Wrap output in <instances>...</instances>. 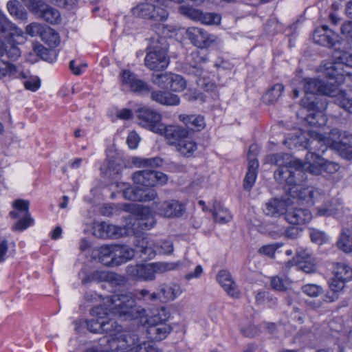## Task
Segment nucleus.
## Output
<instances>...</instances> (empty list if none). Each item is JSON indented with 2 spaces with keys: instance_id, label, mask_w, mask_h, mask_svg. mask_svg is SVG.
<instances>
[{
  "instance_id": "nucleus-1",
  "label": "nucleus",
  "mask_w": 352,
  "mask_h": 352,
  "mask_svg": "<svg viewBox=\"0 0 352 352\" xmlns=\"http://www.w3.org/2000/svg\"><path fill=\"white\" fill-rule=\"evenodd\" d=\"M327 83L318 79H306L304 89L306 94H322L336 98V103L350 113H352V99L345 91L335 87V80H331ZM336 85H338L336 83Z\"/></svg>"
},
{
  "instance_id": "nucleus-2",
  "label": "nucleus",
  "mask_w": 352,
  "mask_h": 352,
  "mask_svg": "<svg viewBox=\"0 0 352 352\" xmlns=\"http://www.w3.org/2000/svg\"><path fill=\"white\" fill-rule=\"evenodd\" d=\"M189 262L182 263H153L147 264H137L129 265L126 272L131 277L140 280L149 281L155 278V274L163 273L177 268H184L188 266Z\"/></svg>"
},
{
  "instance_id": "nucleus-3",
  "label": "nucleus",
  "mask_w": 352,
  "mask_h": 352,
  "mask_svg": "<svg viewBox=\"0 0 352 352\" xmlns=\"http://www.w3.org/2000/svg\"><path fill=\"white\" fill-rule=\"evenodd\" d=\"M334 62L327 63L321 65V71L331 80L340 85L344 82L345 76L349 75V72L344 69L346 67H352V54L336 50L332 54Z\"/></svg>"
},
{
  "instance_id": "nucleus-4",
  "label": "nucleus",
  "mask_w": 352,
  "mask_h": 352,
  "mask_svg": "<svg viewBox=\"0 0 352 352\" xmlns=\"http://www.w3.org/2000/svg\"><path fill=\"white\" fill-rule=\"evenodd\" d=\"M106 303L110 311L125 319H134L140 314L135 307V299L128 293L114 294L107 298Z\"/></svg>"
},
{
  "instance_id": "nucleus-5",
  "label": "nucleus",
  "mask_w": 352,
  "mask_h": 352,
  "mask_svg": "<svg viewBox=\"0 0 352 352\" xmlns=\"http://www.w3.org/2000/svg\"><path fill=\"white\" fill-rule=\"evenodd\" d=\"M118 350H126L129 352H162L154 344L140 341L135 333H127L118 338Z\"/></svg>"
},
{
  "instance_id": "nucleus-6",
  "label": "nucleus",
  "mask_w": 352,
  "mask_h": 352,
  "mask_svg": "<svg viewBox=\"0 0 352 352\" xmlns=\"http://www.w3.org/2000/svg\"><path fill=\"white\" fill-rule=\"evenodd\" d=\"M304 170L306 171L305 162L302 163L300 161V166L292 165L278 168L274 172V178L280 184H286L292 186L289 188L290 191L304 179L302 178Z\"/></svg>"
},
{
  "instance_id": "nucleus-7",
  "label": "nucleus",
  "mask_w": 352,
  "mask_h": 352,
  "mask_svg": "<svg viewBox=\"0 0 352 352\" xmlns=\"http://www.w3.org/2000/svg\"><path fill=\"white\" fill-rule=\"evenodd\" d=\"M305 162L306 171L316 175L322 173L333 174L340 168L338 164L325 160L319 154H314V153L307 154Z\"/></svg>"
},
{
  "instance_id": "nucleus-8",
  "label": "nucleus",
  "mask_w": 352,
  "mask_h": 352,
  "mask_svg": "<svg viewBox=\"0 0 352 352\" xmlns=\"http://www.w3.org/2000/svg\"><path fill=\"white\" fill-rule=\"evenodd\" d=\"M138 123L142 127L155 133H161L163 123L162 115L148 107L139 108L137 111Z\"/></svg>"
},
{
  "instance_id": "nucleus-9",
  "label": "nucleus",
  "mask_w": 352,
  "mask_h": 352,
  "mask_svg": "<svg viewBox=\"0 0 352 352\" xmlns=\"http://www.w3.org/2000/svg\"><path fill=\"white\" fill-rule=\"evenodd\" d=\"M152 206L157 214L166 218H179L186 212L185 204L177 199L155 201Z\"/></svg>"
},
{
  "instance_id": "nucleus-10",
  "label": "nucleus",
  "mask_w": 352,
  "mask_h": 352,
  "mask_svg": "<svg viewBox=\"0 0 352 352\" xmlns=\"http://www.w3.org/2000/svg\"><path fill=\"white\" fill-rule=\"evenodd\" d=\"M145 58L144 65L150 70L159 72L164 70L170 63V58L168 56L167 50L165 47L150 46Z\"/></svg>"
},
{
  "instance_id": "nucleus-11",
  "label": "nucleus",
  "mask_w": 352,
  "mask_h": 352,
  "mask_svg": "<svg viewBox=\"0 0 352 352\" xmlns=\"http://www.w3.org/2000/svg\"><path fill=\"white\" fill-rule=\"evenodd\" d=\"M132 179L136 184L145 187H153L166 184L168 177L162 172L143 170L135 172L132 175Z\"/></svg>"
},
{
  "instance_id": "nucleus-12",
  "label": "nucleus",
  "mask_w": 352,
  "mask_h": 352,
  "mask_svg": "<svg viewBox=\"0 0 352 352\" xmlns=\"http://www.w3.org/2000/svg\"><path fill=\"white\" fill-rule=\"evenodd\" d=\"M155 319H147L146 321V333L151 341L160 342L164 340L172 331V327L167 322H155Z\"/></svg>"
},
{
  "instance_id": "nucleus-13",
  "label": "nucleus",
  "mask_w": 352,
  "mask_h": 352,
  "mask_svg": "<svg viewBox=\"0 0 352 352\" xmlns=\"http://www.w3.org/2000/svg\"><path fill=\"white\" fill-rule=\"evenodd\" d=\"M158 135L164 136L168 144L176 145L189 135V131L179 125H164L162 127L161 133Z\"/></svg>"
},
{
  "instance_id": "nucleus-14",
  "label": "nucleus",
  "mask_w": 352,
  "mask_h": 352,
  "mask_svg": "<svg viewBox=\"0 0 352 352\" xmlns=\"http://www.w3.org/2000/svg\"><path fill=\"white\" fill-rule=\"evenodd\" d=\"M197 85L199 89H188L185 94V97L189 101L201 100L205 101L206 96L204 95L201 90L205 92H212L215 90V85L208 78L206 77L199 78L197 80Z\"/></svg>"
},
{
  "instance_id": "nucleus-15",
  "label": "nucleus",
  "mask_w": 352,
  "mask_h": 352,
  "mask_svg": "<svg viewBox=\"0 0 352 352\" xmlns=\"http://www.w3.org/2000/svg\"><path fill=\"white\" fill-rule=\"evenodd\" d=\"M122 195L126 199L133 201H149L155 199L157 197L155 190H144L137 186L125 188Z\"/></svg>"
},
{
  "instance_id": "nucleus-16",
  "label": "nucleus",
  "mask_w": 352,
  "mask_h": 352,
  "mask_svg": "<svg viewBox=\"0 0 352 352\" xmlns=\"http://www.w3.org/2000/svg\"><path fill=\"white\" fill-rule=\"evenodd\" d=\"M186 34L191 43L199 48H206L214 41V36L201 28L190 27L187 29Z\"/></svg>"
},
{
  "instance_id": "nucleus-17",
  "label": "nucleus",
  "mask_w": 352,
  "mask_h": 352,
  "mask_svg": "<svg viewBox=\"0 0 352 352\" xmlns=\"http://www.w3.org/2000/svg\"><path fill=\"white\" fill-rule=\"evenodd\" d=\"M208 58L201 52H192L187 58L186 67L188 73L195 76H201L204 71V65L206 63Z\"/></svg>"
},
{
  "instance_id": "nucleus-18",
  "label": "nucleus",
  "mask_w": 352,
  "mask_h": 352,
  "mask_svg": "<svg viewBox=\"0 0 352 352\" xmlns=\"http://www.w3.org/2000/svg\"><path fill=\"white\" fill-rule=\"evenodd\" d=\"M338 34L326 25L316 29L313 34L315 43L326 47L334 45L338 41Z\"/></svg>"
},
{
  "instance_id": "nucleus-19",
  "label": "nucleus",
  "mask_w": 352,
  "mask_h": 352,
  "mask_svg": "<svg viewBox=\"0 0 352 352\" xmlns=\"http://www.w3.org/2000/svg\"><path fill=\"white\" fill-rule=\"evenodd\" d=\"M289 207V200L273 199L266 203L263 211L267 216L280 218L287 215Z\"/></svg>"
},
{
  "instance_id": "nucleus-20",
  "label": "nucleus",
  "mask_w": 352,
  "mask_h": 352,
  "mask_svg": "<svg viewBox=\"0 0 352 352\" xmlns=\"http://www.w3.org/2000/svg\"><path fill=\"white\" fill-rule=\"evenodd\" d=\"M182 293V289L179 285L177 284H161L157 287L156 292L157 300L161 302H168L174 300Z\"/></svg>"
},
{
  "instance_id": "nucleus-21",
  "label": "nucleus",
  "mask_w": 352,
  "mask_h": 352,
  "mask_svg": "<svg viewBox=\"0 0 352 352\" xmlns=\"http://www.w3.org/2000/svg\"><path fill=\"white\" fill-rule=\"evenodd\" d=\"M149 93L151 99L162 105L176 106L180 102V98L177 95L168 91L153 90L151 88Z\"/></svg>"
},
{
  "instance_id": "nucleus-22",
  "label": "nucleus",
  "mask_w": 352,
  "mask_h": 352,
  "mask_svg": "<svg viewBox=\"0 0 352 352\" xmlns=\"http://www.w3.org/2000/svg\"><path fill=\"white\" fill-rule=\"evenodd\" d=\"M287 223L293 225H302L309 222L312 218L311 212L304 208H293L290 206L285 216Z\"/></svg>"
},
{
  "instance_id": "nucleus-23",
  "label": "nucleus",
  "mask_w": 352,
  "mask_h": 352,
  "mask_svg": "<svg viewBox=\"0 0 352 352\" xmlns=\"http://www.w3.org/2000/svg\"><path fill=\"white\" fill-rule=\"evenodd\" d=\"M217 280L228 296L235 298L239 297L240 292L228 271H220L217 274Z\"/></svg>"
},
{
  "instance_id": "nucleus-24",
  "label": "nucleus",
  "mask_w": 352,
  "mask_h": 352,
  "mask_svg": "<svg viewBox=\"0 0 352 352\" xmlns=\"http://www.w3.org/2000/svg\"><path fill=\"white\" fill-rule=\"evenodd\" d=\"M6 76L14 78H25L27 73L21 66L0 58V80Z\"/></svg>"
},
{
  "instance_id": "nucleus-25",
  "label": "nucleus",
  "mask_w": 352,
  "mask_h": 352,
  "mask_svg": "<svg viewBox=\"0 0 352 352\" xmlns=\"http://www.w3.org/2000/svg\"><path fill=\"white\" fill-rule=\"evenodd\" d=\"M11 37L0 40V58H6L14 61L21 56V50L10 39Z\"/></svg>"
},
{
  "instance_id": "nucleus-26",
  "label": "nucleus",
  "mask_w": 352,
  "mask_h": 352,
  "mask_svg": "<svg viewBox=\"0 0 352 352\" xmlns=\"http://www.w3.org/2000/svg\"><path fill=\"white\" fill-rule=\"evenodd\" d=\"M265 162L281 168L283 166H300V160L294 159L290 155L286 153H276L268 155L265 158Z\"/></svg>"
},
{
  "instance_id": "nucleus-27",
  "label": "nucleus",
  "mask_w": 352,
  "mask_h": 352,
  "mask_svg": "<svg viewBox=\"0 0 352 352\" xmlns=\"http://www.w3.org/2000/svg\"><path fill=\"white\" fill-rule=\"evenodd\" d=\"M23 31L10 21L5 14L0 10V40L8 37L21 36Z\"/></svg>"
},
{
  "instance_id": "nucleus-28",
  "label": "nucleus",
  "mask_w": 352,
  "mask_h": 352,
  "mask_svg": "<svg viewBox=\"0 0 352 352\" xmlns=\"http://www.w3.org/2000/svg\"><path fill=\"white\" fill-rule=\"evenodd\" d=\"M309 143L308 145L309 152L307 154L314 153L316 154V152L324 153L327 147L329 146L330 141L328 139H325L322 135L318 133L311 131Z\"/></svg>"
},
{
  "instance_id": "nucleus-29",
  "label": "nucleus",
  "mask_w": 352,
  "mask_h": 352,
  "mask_svg": "<svg viewBox=\"0 0 352 352\" xmlns=\"http://www.w3.org/2000/svg\"><path fill=\"white\" fill-rule=\"evenodd\" d=\"M179 120L190 130L200 131L205 126L204 117L201 116L181 114L179 116Z\"/></svg>"
},
{
  "instance_id": "nucleus-30",
  "label": "nucleus",
  "mask_w": 352,
  "mask_h": 352,
  "mask_svg": "<svg viewBox=\"0 0 352 352\" xmlns=\"http://www.w3.org/2000/svg\"><path fill=\"white\" fill-rule=\"evenodd\" d=\"M104 312V309L101 306H96L91 309V314L93 316H96L97 318H92L84 322L90 332L102 333V329L98 330V328L95 323H98V324H102V322H103Z\"/></svg>"
},
{
  "instance_id": "nucleus-31",
  "label": "nucleus",
  "mask_w": 352,
  "mask_h": 352,
  "mask_svg": "<svg viewBox=\"0 0 352 352\" xmlns=\"http://www.w3.org/2000/svg\"><path fill=\"white\" fill-rule=\"evenodd\" d=\"M287 221L285 217L279 218L267 226V232L270 236L276 239L284 236L286 223Z\"/></svg>"
},
{
  "instance_id": "nucleus-32",
  "label": "nucleus",
  "mask_w": 352,
  "mask_h": 352,
  "mask_svg": "<svg viewBox=\"0 0 352 352\" xmlns=\"http://www.w3.org/2000/svg\"><path fill=\"white\" fill-rule=\"evenodd\" d=\"M135 256L134 250L125 245L115 244V265H119L122 263L132 259Z\"/></svg>"
},
{
  "instance_id": "nucleus-33",
  "label": "nucleus",
  "mask_w": 352,
  "mask_h": 352,
  "mask_svg": "<svg viewBox=\"0 0 352 352\" xmlns=\"http://www.w3.org/2000/svg\"><path fill=\"white\" fill-rule=\"evenodd\" d=\"M115 244L102 245L98 250L99 261L105 265H115Z\"/></svg>"
},
{
  "instance_id": "nucleus-34",
  "label": "nucleus",
  "mask_w": 352,
  "mask_h": 352,
  "mask_svg": "<svg viewBox=\"0 0 352 352\" xmlns=\"http://www.w3.org/2000/svg\"><path fill=\"white\" fill-rule=\"evenodd\" d=\"M311 131L298 132V134L292 138H287L284 140V144L287 145L290 148L297 147L298 146L307 149L309 145V140H310Z\"/></svg>"
},
{
  "instance_id": "nucleus-35",
  "label": "nucleus",
  "mask_w": 352,
  "mask_h": 352,
  "mask_svg": "<svg viewBox=\"0 0 352 352\" xmlns=\"http://www.w3.org/2000/svg\"><path fill=\"white\" fill-rule=\"evenodd\" d=\"M104 318L103 322L101 324L95 323L97 324L98 330L102 329V333H106L110 336H115L117 333H119L122 330V327L118 324L115 320L110 319L108 317V314L106 311L103 313Z\"/></svg>"
},
{
  "instance_id": "nucleus-36",
  "label": "nucleus",
  "mask_w": 352,
  "mask_h": 352,
  "mask_svg": "<svg viewBox=\"0 0 352 352\" xmlns=\"http://www.w3.org/2000/svg\"><path fill=\"white\" fill-rule=\"evenodd\" d=\"M258 162L256 159L250 160L248 162V168L243 182V188L245 190H250L254 184Z\"/></svg>"
},
{
  "instance_id": "nucleus-37",
  "label": "nucleus",
  "mask_w": 352,
  "mask_h": 352,
  "mask_svg": "<svg viewBox=\"0 0 352 352\" xmlns=\"http://www.w3.org/2000/svg\"><path fill=\"white\" fill-rule=\"evenodd\" d=\"M138 248L148 258H152L157 254V243L147 237L142 238L138 242Z\"/></svg>"
},
{
  "instance_id": "nucleus-38",
  "label": "nucleus",
  "mask_w": 352,
  "mask_h": 352,
  "mask_svg": "<svg viewBox=\"0 0 352 352\" xmlns=\"http://www.w3.org/2000/svg\"><path fill=\"white\" fill-rule=\"evenodd\" d=\"M337 246L346 253L352 252V229L345 228L342 230L337 241Z\"/></svg>"
},
{
  "instance_id": "nucleus-39",
  "label": "nucleus",
  "mask_w": 352,
  "mask_h": 352,
  "mask_svg": "<svg viewBox=\"0 0 352 352\" xmlns=\"http://www.w3.org/2000/svg\"><path fill=\"white\" fill-rule=\"evenodd\" d=\"M175 146L177 151L186 157L192 156L197 148L196 142L191 140H187V138L182 140Z\"/></svg>"
},
{
  "instance_id": "nucleus-40",
  "label": "nucleus",
  "mask_w": 352,
  "mask_h": 352,
  "mask_svg": "<svg viewBox=\"0 0 352 352\" xmlns=\"http://www.w3.org/2000/svg\"><path fill=\"white\" fill-rule=\"evenodd\" d=\"M39 16L52 24L58 23L60 20L59 12L48 6H41Z\"/></svg>"
},
{
  "instance_id": "nucleus-41",
  "label": "nucleus",
  "mask_w": 352,
  "mask_h": 352,
  "mask_svg": "<svg viewBox=\"0 0 352 352\" xmlns=\"http://www.w3.org/2000/svg\"><path fill=\"white\" fill-rule=\"evenodd\" d=\"M41 38L50 47H55L60 43L58 34L48 26H45L44 30H43Z\"/></svg>"
},
{
  "instance_id": "nucleus-42",
  "label": "nucleus",
  "mask_w": 352,
  "mask_h": 352,
  "mask_svg": "<svg viewBox=\"0 0 352 352\" xmlns=\"http://www.w3.org/2000/svg\"><path fill=\"white\" fill-rule=\"evenodd\" d=\"M9 13L19 19H26L28 12L18 0H10L7 3Z\"/></svg>"
},
{
  "instance_id": "nucleus-43",
  "label": "nucleus",
  "mask_w": 352,
  "mask_h": 352,
  "mask_svg": "<svg viewBox=\"0 0 352 352\" xmlns=\"http://www.w3.org/2000/svg\"><path fill=\"white\" fill-rule=\"evenodd\" d=\"M283 90V85L278 83L274 85L264 94L263 101L268 104H274L280 97Z\"/></svg>"
},
{
  "instance_id": "nucleus-44",
  "label": "nucleus",
  "mask_w": 352,
  "mask_h": 352,
  "mask_svg": "<svg viewBox=\"0 0 352 352\" xmlns=\"http://www.w3.org/2000/svg\"><path fill=\"white\" fill-rule=\"evenodd\" d=\"M298 267L306 273H311L316 270V265L311 260L310 256L305 252L299 253L297 256Z\"/></svg>"
},
{
  "instance_id": "nucleus-45",
  "label": "nucleus",
  "mask_w": 352,
  "mask_h": 352,
  "mask_svg": "<svg viewBox=\"0 0 352 352\" xmlns=\"http://www.w3.org/2000/svg\"><path fill=\"white\" fill-rule=\"evenodd\" d=\"M186 80L180 75L171 73L168 90L172 92H181L186 88Z\"/></svg>"
},
{
  "instance_id": "nucleus-46",
  "label": "nucleus",
  "mask_w": 352,
  "mask_h": 352,
  "mask_svg": "<svg viewBox=\"0 0 352 352\" xmlns=\"http://www.w3.org/2000/svg\"><path fill=\"white\" fill-rule=\"evenodd\" d=\"M213 217L216 222L220 223L229 222L232 219V216L228 210L222 207L219 203L214 205Z\"/></svg>"
},
{
  "instance_id": "nucleus-47",
  "label": "nucleus",
  "mask_w": 352,
  "mask_h": 352,
  "mask_svg": "<svg viewBox=\"0 0 352 352\" xmlns=\"http://www.w3.org/2000/svg\"><path fill=\"white\" fill-rule=\"evenodd\" d=\"M133 164L137 167H157L162 164V160L159 157L153 158H142L139 157H133L131 160Z\"/></svg>"
},
{
  "instance_id": "nucleus-48",
  "label": "nucleus",
  "mask_w": 352,
  "mask_h": 352,
  "mask_svg": "<svg viewBox=\"0 0 352 352\" xmlns=\"http://www.w3.org/2000/svg\"><path fill=\"white\" fill-rule=\"evenodd\" d=\"M335 277L342 280H349L352 278V268L345 263H338L334 269Z\"/></svg>"
},
{
  "instance_id": "nucleus-49",
  "label": "nucleus",
  "mask_w": 352,
  "mask_h": 352,
  "mask_svg": "<svg viewBox=\"0 0 352 352\" xmlns=\"http://www.w3.org/2000/svg\"><path fill=\"white\" fill-rule=\"evenodd\" d=\"M172 72H165L161 74L153 73L151 76V82L157 87L168 89L170 84V78Z\"/></svg>"
},
{
  "instance_id": "nucleus-50",
  "label": "nucleus",
  "mask_w": 352,
  "mask_h": 352,
  "mask_svg": "<svg viewBox=\"0 0 352 352\" xmlns=\"http://www.w3.org/2000/svg\"><path fill=\"white\" fill-rule=\"evenodd\" d=\"M30 206V202L27 200L23 199H16L13 202V207L18 210L17 211H11L10 212V216L13 219L19 218L20 214L23 213L27 214L30 213L28 211Z\"/></svg>"
},
{
  "instance_id": "nucleus-51",
  "label": "nucleus",
  "mask_w": 352,
  "mask_h": 352,
  "mask_svg": "<svg viewBox=\"0 0 352 352\" xmlns=\"http://www.w3.org/2000/svg\"><path fill=\"white\" fill-rule=\"evenodd\" d=\"M133 298L135 300H143L148 302L157 300L156 292L150 293L149 291L146 289L135 290L133 294Z\"/></svg>"
},
{
  "instance_id": "nucleus-52",
  "label": "nucleus",
  "mask_w": 352,
  "mask_h": 352,
  "mask_svg": "<svg viewBox=\"0 0 352 352\" xmlns=\"http://www.w3.org/2000/svg\"><path fill=\"white\" fill-rule=\"evenodd\" d=\"M333 148L337 150L342 157L348 160L352 159V146L351 145L333 140Z\"/></svg>"
},
{
  "instance_id": "nucleus-53",
  "label": "nucleus",
  "mask_w": 352,
  "mask_h": 352,
  "mask_svg": "<svg viewBox=\"0 0 352 352\" xmlns=\"http://www.w3.org/2000/svg\"><path fill=\"white\" fill-rule=\"evenodd\" d=\"M107 238L118 239L127 233V230L125 226H117L108 223L107 228Z\"/></svg>"
},
{
  "instance_id": "nucleus-54",
  "label": "nucleus",
  "mask_w": 352,
  "mask_h": 352,
  "mask_svg": "<svg viewBox=\"0 0 352 352\" xmlns=\"http://www.w3.org/2000/svg\"><path fill=\"white\" fill-rule=\"evenodd\" d=\"M109 278V274L105 272L94 271L87 274L82 280V284L85 285L92 282H100L107 280Z\"/></svg>"
},
{
  "instance_id": "nucleus-55",
  "label": "nucleus",
  "mask_w": 352,
  "mask_h": 352,
  "mask_svg": "<svg viewBox=\"0 0 352 352\" xmlns=\"http://www.w3.org/2000/svg\"><path fill=\"white\" fill-rule=\"evenodd\" d=\"M27 73V78H23L24 87L26 89L31 91H36L41 87V80L37 76H29L28 71H24Z\"/></svg>"
},
{
  "instance_id": "nucleus-56",
  "label": "nucleus",
  "mask_w": 352,
  "mask_h": 352,
  "mask_svg": "<svg viewBox=\"0 0 352 352\" xmlns=\"http://www.w3.org/2000/svg\"><path fill=\"white\" fill-rule=\"evenodd\" d=\"M294 189V190H292L289 192L294 197L295 195L293 193L296 194V196L299 198V199L305 201V203L309 205V197L311 193H313L311 191V186L301 188L299 186L298 184Z\"/></svg>"
},
{
  "instance_id": "nucleus-57",
  "label": "nucleus",
  "mask_w": 352,
  "mask_h": 352,
  "mask_svg": "<svg viewBox=\"0 0 352 352\" xmlns=\"http://www.w3.org/2000/svg\"><path fill=\"white\" fill-rule=\"evenodd\" d=\"M179 10L181 14H182L184 16H186L189 19L196 21H200L201 15L202 12L201 10L186 6H179Z\"/></svg>"
},
{
  "instance_id": "nucleus-58",
  "label": "nucleus",
  "mask_w": 352,
  "mask_h": 352,
  "mask_svg": "<svg viewBox=\"0 0 352 352\" xmlns=\"http://www.w3.org/2000/svg\"><path fill=\"white\" fill-rule=\"evenodd\" d=\"M34 223V219L31 217L30 213L23 214L12 229L16 231H22L27 229L29 226H32Z\"/></svg>"
},
{
  "instance_id": "nucleus-59",
  "label": "nucleus",
  "mask_w": 352,
  "mask_h": 352,
  "mask_svg": "<svg viewBox=\"0 0 352 352\" xmlns=\"http://www.w3.org/2000/svg\"><path fill=\"white\" fill-rule=\"evenodd\" d=\"M130 89L133 92L140 94H148L151 91L150 86L138 78H135Z\"/></svg>"
},
{
  "instance_id": "nucleus-60",
  "label": "nucleus",
  "mask_w": 352,
  "mask_h": 352,
  "mask_svg": "<svg viewBox=\"0 0 352 352\" xmlns=\"http://www.w3.org/2000/svg\"><path fill=\"white\" fill-rule=\"evenodd\" d=\"M45 28V26L42 24L34 22L26 26L25 32L31 36H40L41 37Z\"/></svg>"
},
{
  "instance_id": "nucleus-61",
  "label": "nucleus",
  "mask_w": 352,
  "mask_h": 352,
  "mask_svg": "<svg viewBox=\"0 0 352 352\" xmlns=\"http://www.w3.org/2000/svg\"><path fill=\"white\" fill-rule=\"evenodd\" d=\"M271 286L274 290L283 292L287 289L289 282L278 276H274L271 279Z\"/></svg>"
},
{
  "instance_id": "nucleus-62",
  "label": "nucleus",
  "mask_w": 352,
  "mask_h": 352,
  "mask_svg": "<svg viewBox=\"0 0 352 352\" xmlns=\"http://www.w3.org/2000/svg\"><path fill=\"white\" fill-rule=\"evenodd\" d=\"M221 17L219 14L214 13L201 12L200 21L201 23L207 25L218 24L220 22Z\"/></svg>"
},
{
  "instance_id": "nucleus-63",
  "label": "nucleus",
  "mask_w": 352,
  "mask_h": 352,
  "mask_svg": "<svg viewBox=\"0 0 352 352\" xmlns=\"http://www.w3.org/2000/svg\"><path fill=\"white\" fill-rule=\"evenodd\" d=\"M170 316V311L165 307H161L159 309L157 314H154L153 316L149 317L148 319H153L155 318V322H166L169 319Z\"/></svg>"
},
{
  "instance_id": "nucleus-64",
  "label": "nucleus",
  "mask_w": 352,
  "mask_h": 352,
  "mask_svg": "<svg viewBox=\"0 0 352 352\" xmlns=\"http://www.w3.org/2000/svg\"><path fill=\"white\" fill-rule=\"evenodd\" d=\"M173 244L169 241L157 242V253L162 254H170L173 252Z\"/></svg>"
}]
</instances>
